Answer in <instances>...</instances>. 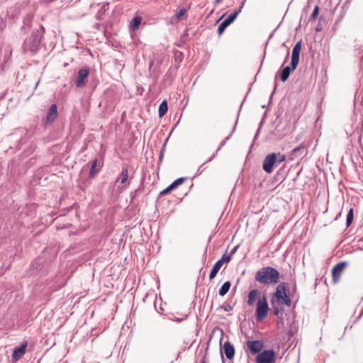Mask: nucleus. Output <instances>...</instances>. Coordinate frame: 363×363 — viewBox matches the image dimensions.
I'll list each match as a JSON object with an SVG mask.
<instances>
[{
	"label": "nucleus",
	"mask_w": 363,
	"mask_h": 363,
	"mask_svg": "<svg viewBox=\"0 0 363 363\" xmlns=\"http://www.w3.org/2000/svg\"><path fill=\"white\" fill-rule=\"evenodd\" d=\"M216 154H214L213 156H211L206 162H204L201 166L199 167V168L198 169V171H197V174H201V172H203V169H202V167L204 164H206V162H210L211 160H213V158L215 157Z\"/></svg>",
	"instance_id": "473e14b6"
},
{
	"label": "nucleus",
	"mask_w": 363,
	"mask_h": 363,
	"mask_svg": "<svg viewBox=\"0 0 363 363\" xmlns=\"http://www.w3.org/2000/svg\"><path fill=\"white\" fill-rule=\"evenodd\" d=\"M168 111V104L166 100L162 101L159 106L158 114L160 117L164 116Z\"/></svg>",
	"instance_id": "4be33fe9"
},
{
	"label": "nucleus",
	"mask_w": 363,
	"mask_h": 363,
	"mask_svg": "<svg viewBox=\"0 0 363 363\" xmlns=\"http://www.w3.org/2000/svg\"><path fill=\"white\" fill-rule=\"evenodd\" d=\"M6 26V21H4V18L0 16V35H1L3 30L5 29Z\"/></svg>",
	"instance_id": "c756f323"
},
{
	"label": "nucleus",
	"mask_w": 363,
	"mask_h": 363,
	"mask_svg": "<svg viewBox=\"0 0 363 363\" xmlns=\"http://www.w3.org/2000/svg\"><path fill=\"white\" fill-rule=\"evenodd\" d=\"M239 247V245H237L235 247H233V249L230 251V253L229 255H233L234 253H235V252L237 251L238 248Z\"/></svg>",
	"instance_id": "f704fd0d"
},
{
	"label": "nucleus",
	"mask_w": 363,
	"mask_h": 363,
	"mask_svg": "<svg viewBox=\"0 0 363 363\" xmlns=\"http://www.w3.org/2000/svg\"><path fill=\"white\" fill-rule=\"evenodd\" d=\"M315 30L317 32H320L322 30V26L320 25H318L316 27H315Z\"/></svg>",
	"instance_id": "e433bc0d"
},
{
	"label": "nucleus",
	"mask_w": 363,
	"mask_h": 363,
	"mask_svg": "<svg viewBox=\"0 0 363 363\" xmlns=\"http://www.w3.org/2000/svg\"><path fill=\"white\" fill-rule=\"evenodd\" d=\"M279 271L272 267H263L255 274V279L265 285L276 284L279 282Z\"/></svg>",
	"instance_id": "f03ea898"
},
{
	"label": "nucleus",
	"mask_w": 363,
	"mask_h": 363,
	"mask_svg": "<svg viewBox=\"0 0 363 363\" xmlns=\"http://www.w3.org/2000/svg\"><path fill=\"white\" fill-rule=\"evenodd\" d=\"M206 355H204V357H203V359L201 360V363H206Z\"/></svg>",
	"instance_id": "a19ab883"
},
{
	"label": "nucleus",
	"mask_w": 363,
	"mask_h": 363,
	"mask_svg": "<svg viewBox=\"0 0 363 363\" xmlns=\"http://www.w3.org/2000/svg\"><path fill=\"white\" fill-rule=\"evenodd\" d=\"M318 13H319V7L318 6H316L313 11V13L311 16V21H314L316 19L318 15Z\"/></svg>",
	"instance_id": "cd10ccee"
},
{
	"label": "nucleus",
	"mask_w": 363,
	"mask_h": 363,
	"mask_svg": "<svg viewBox=\"0 0 363 363\" xmlns=\"http://www.w3.org/2000/svg\"><path fill=\"white\" fill-rule=\"evenodd\" d=\"M58 115L57 112V106L55 104L50 105L48 112L46 116V123L50 124L52 123L55 119L57 118Z\"/></svg>",
	"instance_id": "4468645a"
},
{
	"label": "nucleus",
	"mask_w": 363,
	"mask_h": 363,
	"mask_svg": "<svg viewBox=\"0 0 363 363\" xmlns=\"http://www.w3.org/2000/svg\"><path fill=\"white\" fill-rule=\"evenodd\" d=\"M353 218H354L353 208H351L347 215V220H346L347 227H349L352 224Z\"/></svg>",
	"instance_id": "a878e982"
},
{
	"label": "nucleus",
	"mask_w": 363,
	"mask_h": 363,
	"mask_svg": "<svg viewBox=\"0 0 363 363\" xmlns=\"http://www.w3.org/2000/svg\"><path fill=\"white\" fill-rule=\"evenodd\" d=\"M27 345V342L24 341L21 344V345L15 347L12 354V357L15 361L20 359L26 353Z\"/></svg>",
	"instance_id": "ddd939ff"
},
{
	"label": "nucleus",
	"mask_w": 363,
	"mask_h": 363,
	"mask_svg": "<svg viewBox=\"0 0 363 363\" xmlns=\"http://www.w3.org/2000/svg\"><path fill=\"white\" fill-rule=\"evenodd\" d=\"M33 19V16L30 14H28L24 18H23V25L21 27V30H26L27 29H29L31 26V21Z\"/></svg>",
	"instance_id": "5701e85b"
},
{
	"label": "nucleus",
	"mask_w": 363,
	"mask_h": 363,
	"mask_svg": "<svg viewBox=\"0 0 363 363\" xmlns=\"http://www.w3.org/2000/svg\"><path fill=\"white\" fill-rule=\"evenodd\" d=\"M259 128L257 130L256 136L259 134Z\"/></svg>",
	"instance_id": "37998d69"
},
{
	"label": "nucleus",
	"mask_w": 363,
	"mask_h": 363,
	"mask_svg": "<svg viewBox=\"0 0 363 363\" xmlns=\"http://www.w3.org/2000/svg\"><path fill=\"white\" fill-rule=\"evenodd\" d=\"M301 50V41H298L292 50V55L291 62L294 66H298L299 62L300 52Z\"/></svg>",
	"instance_id": "2eb2a0df"
},
{
	"label": "nucleus",
	"mask_w": 363,
	"mask_h": 363,
	"mask_svg": "<svg viewBox=\"0 0 363 363\" xmlns=\"http://www.w3.org/2000/svg\"><path fill=\"white\" fill-rule=\"evenodd\" d=\"M261 292L259 289L250 290L247 295V303L248 306H252L254 305L256 298L260 296Z\"/></svg>",
	"instance_id": "f3484780"
},
{
	"label": "nucleus",
	"mask_w": 363,
	"mask_h": 363,
	"mask_svg": "<svg viewBox=\"0 0 363 363\" xmlns=\"http://www.w3.org/2000/svg\"><path fill=\"white\" fill-rule=\"evenodd\" d=\"M285 160L286 156L280 152L269 154L264 159L262 168L265 172L268 174L272 173L274 170V167L284 162Z\"/></svg>",
	"instance_id": "20e7f679"
},
{
	"label": "nucleus",
	"mask_w": 363,
	"mask_h": 363,
	"mask_svg": "<svg viewBox=\"0 0 363 363\" xmlns=\"http://www.w3.org/2000/svg\"><path fill=\"white\" fill-rule=\"evenodd\" d=\"M221 308L226 312L230 311L233 310V307L229 303H224Z\"/></svg>",
	"instance_id": "2f4dec72"
},
{
	"label": "nucleus",
	"mask_w": 363,
	"mask_h": 363,
	"mask_svg": "<svg viewBox=\"0 0 363 363\" xmlns=\"http://www.w3.org/2000/svg\"><path fill=\"white\" fill-rule=\"evenodd\" d=\"M277 83L275 82L274 90H273V91H272V94H271V96H270V98H271V99H272V96H273L274 93L275 92V91H276V89H277Z\"/></svg>",
	"instance_id": "4c0bfd02"
},
{
	"label": "nucleus",
	"mask_w": 363,
	"mask_h": 363,
	"mask_svg": "<svg viewBox=\"0 0 363 363\" xmlns=\"http://www.w3.org/2000/svg\"><path fill=\"white\" fill-rule=\"evenodd\" d=\"M271 305H272V308L273 309V313L274 315L277 316L280 313H284L285 311L284 306H281V305H279L277 303H274V304H271Z\"/></svg>",
	"instance_id": "393cba45"
},
{
	"label": "nucleus",
	"mask_w": 363,
	"mask_h": 363,
	"mask_svg": "<svg viewBox=\"0 0 363 363\" xmlns=\"http://www.w3.org/2000/svg\"><path fill=\"white\" fill-rule=\"evenodd\" d=\"M128 169L127 167H123L120 173L116 182L121 184H125L128 179Z\"/></svg>",
	"instance_id": "aec40b11"
},
{
	"label": "nucleus",
	"mask_w": 363,
	"mask_h": 363,
	"mask_svg": "<svg viewBox=\"0 0 363 363\" xmlns=\"http://www.w3.org/2000/svg\"><path fill=\"white\" fill-rule=\"evenodd\" d=\"M142 21V18L140 16H135L133 18L130 23V29L133 31H135L139 28V26L140 25Z\"/></svg>",
	"instance_id": "412c9836"
},
{
	"label": "nucleus",
	"mask_w": 363,
	"mask_h": 363,
	"mask_svg": "<svg viewBox=\"0 0 363 363\" xmlns=\"http://www.w3.org/2000/svg\"><path fill=\"white\" fill-rule=\"evenodd\" d=\"M221 357H222L223 363H225V362H224V359H223V354H221Z\"/></svg>",
	"instance_id": "c03bdc74"
},
{
	"label": "nucleus",
	"mask_w": 363,
	"mask_h": 363,
	"mask_svg": "<svg viewBox=\"0 0 363 363\" xmlns=\"http://www.w3.org/2000/svg\"><path fill=\"white\" fill-rule=\"evenodd\" d=\"M232 134H233V132H232V133H231L228 136H227V137H226L223 140H222V141L220 142V145H219V146H218V149H217V150H216V153H217V152H218V151L222 148V147H223V146H224V145H225V144L226 141H227L228 140H229V138H230V136L232 135Z\"/></svg>",
	"instance_id": "c85d7f7f"
},
{
	"label": "nucleus",
	"mask_w": 363,
	"mask_h": 363,
	"mask_svg": "<svg viewBox=\"0 0 363 363\" xmlns=\"http://www.w3.org/2000/svg\"><path fill=\"white\" fill-rule=\"evenodd\" d=\"M44 33L45 28L42 25H40L38 29L34 30L30 36L23 43V52H30L31 55L36 54L40 50Z\"/></svg>",
	"instance_id": "f257e3e1"
},
{
	"label": "nucleus",
	"mask_w": 363,
	"mask_h": 363,
	"mask_svg": "<svg viewBox=\"0 0 363 363\" xmlns=\"http://www.w3.org/2000/svg\"><path fill=\"white\" fill-rule=\"evenodd\" d=\"M223 352L228 359H231L235 356V347L230 342L226 341L223 344Z\"/></svg>",
	"instance_id": "dca6fc26"
},
{
	"label": "nucleus",
	"mask_w": 363,
	"mask_h": 363,
	"mask_svg": "<svg viewBox=\"0 0 363 363\" xmlns=\"http://www.w3.org/2000/svg\"><path fill=\"white\" fill-rule=\"evenodd\" d=\"M245 2L243 1L240 6L235 10L233 13H230L218 26V35H221L225 28L231 24L237 18L238 14L242 11V9L244 6Z\"/></svg>",
	"instance_id": "423d86ee"
},
{
	"label": "nucleus",
	"mask_w": 363,
	"mask_h": 363,
	"mask_svg": "<svg viewBox=\"0 0 363 363\" xmlns=\"http://www.w3.org/2000/svg\"><path fill=\"white\" fill-rule=\"evenodd\" d=\"M185 180L184 177H180L174 180L170 185V188L173 190L177 188L179 185L182 184Z\"/></svg>",
	"instance_id": "bb28decb"
},
{
	"label": "nucleus",
	"mask_w": 363,
	"mask_h": 363,
	"mask_svg": "<svg viewBox=\"0 0 363 363\" xmlns=\"http://www.w3.org/2000/svg\"><path fill=\"white\" fill-rule=\"evenodd\" d=\"M98 166V160L96 158H95L92 162H91V168H90V170H89V177H94L96 174H97L100 170H101V166Z\"/></svg>",
	"instance_id": "6ab92c4d"
},
{
	"label": "nucleus",
	"mask_w": 363,
	"mask_h": 363,
	"mask_svg": "<svg viewBox=\"0 0 363 363\" xmlns=\"http://www.w3.org/2000/svg\"><path fill=\"white\" fill-rule=\"evenodd\" d=\"M222 0H216L215 1V4H219L220 2H221Z\"/></svg>",
	"instance_id": "79ce46f5"
},
{
	"label": "nucleus",
	"mask_w": 363,
	"mask_h": 363,
	"mask_svg": "<svg viewBox=\"0 0 363 363\" xmlns=\"http://www.w3.org/2000/svg\"><path fill=\"white\" fill-rule=\"evenodd\" d=\"M89 74V68L88 67H84L78 71L75 82L77 87L81 88L85 86Z\"/></svg>",
	"instance_id": "1a4fd4ad"
},
{
	"label": "nucleus",
	"mask_w": 363,
	"mask_h": 363,
	"mask_svg": "<svg viewBox=\"0 0 363 363\" xmlns=\"http://www.w3.org/2000/svg\"><path fill=\"white\" fill-rule=\"evenodd\" d=\"M269 313V305L266 296H260L257 302L256 306V319L257 321H262L265 319Z\"/></svg>",
	"instance_id": "39448f33"
},
{
	"label": "nucleus",
	"mask_w": 363,
	"mask_h": 363,
	"mask_svg": "<svg viewBox=\"0 0 363 363\" xmlns=\"http://www.w3.org/2000/svg\"><path fill=\"white\" fill-rule=\"evenodd\" d=\"M171 191H172V189L170 188L169 185L166 188L164 189V190H162L161 192H160V195L162 196V195H165L168 193H169Z\"/></svg>",
	"instance_id": "72a5a7b5"
},
{
	"label": "nucleus",
	"mask_w": 363,
	"mask_h": 363,
	"mask_svg": "<svg viewBox=\"0 0 363 363\" xmlns=\"http://www.w3.org/2000/svg\"><path fill=\"white\" fill-rule=\"evenodd\" d=\"M289 51L288 50V52H287V53H286V57H285L283 65H282V66H281V67H283V66H284V65L285 63H286V62H287V61H288V60H289Z\"/></svg>",
	"instance_id": "c9c22d12"
},
{
	"label": "nucleus",
	"mask_w": 363,
	"mask_h": 363,
	"mask_svg": "<svg viewBox=\"0 0 363 363\" xmlns=\"http://www.w3.org/2000/svg\"><path fill=\"white\" fill-rule=\"evenodd\" d=\"M230 261V255H228L226 254L223 255L222 257L218 259L213 266L210 274H209V279L212 280L217 274L220 267L224 263H228Z\"/></svg>",
	"instance_id": "6e6552de"
},
{
	"label": "nucleus",
	"mask_w": 363,
	"mask_h": 363,
	"mask_svg": "<svg viewBox=\"0 0 363 363\" xmlns=\"http://www.w3.org/2000/svg\"><path fill=\"white\" fill-rule=\"evenodd\" d=\"M287 290L288 289L284 283L279 284L272 295L271 304L277 303L281 306H291V300L289 295L287 294Z\"/></svg>",
	"instance_id": "7ed1b4c3"
},
{
	"label": "nucleus",
	"mask_w": 363,
	"mask_h": 363,
	"mask_svg": "<svg viewBox=\"0 0 363 363\" xmlns=\"http://www.w3.org/2000/svg\"><path fill=\"white\" fill-rule=\"evenodd\" d=\"M231 283L228 281H225L220 288L218 294L220 296H225L230 290Z\"/></svg>",
	"instance_id": "b1692460"
},
{
	"label": "nucleus",
	"mask_w": 363,
	"mask_h": 363,
	"mask_svg": "<svg viewBox=\"0 0 363 363\" xmlns=\"http://www.w3.org/2000/svg\"><path fill=\"white\" fill-rule=\"evenodd\" d=\"M347 265V262H340L333 267L332 269L333 281L337 282L340 280L341 274Z\"/></svg>",
	"instance_id": "9b49d317"
},
{
	"label": "nucleus",
	"mask_w": 363,
	"mask_h": 363,
	"mask_svg": "<svg viewBox=\"0 0 363 363\" xmlns=\"http://www.w3.org/2000/svg\"><path fill=\"white\" fill-rule=\"evenodd\" d=\"M162 157H163V152H162H162H160V157H159L160 161H161V160H162Z\"/></svg>",
	"instance_id": "ea45409f"
},
{
	"label": "nucleus",
	"mask_w": 363,
	"mask_h": 363,
	"mask_svg": "<svg viewBox=\"0 0 363 363\" xmlns=\"http://www.w3.org/2000/svg\"><path fill=\"white\" fill-rule=\"evenodd\" d=\"M275 352L273 350H267L259 353L256 357V363H274Z\"/></svg>",
	"instance_id": "0eeeda50"
},
{
	"label": "nucleus",
	"mask_w": 363,
	"mask_h": 363,
	"mask_svg": "<svg viewBox=\"0 0 363 363\" xmlns=\"http://www.w3.org/2000/svg\"><path fill=\"white\" fill-rule=\"evenodd\" d=\"M186 13V9L185 8L181 9L176 14L177 18L180 19Z\"/></svg>",
	"instance_id": "7c9ffc66"
},
{
	"label": "nucleus",
	"mask_w": 363,
	"mask_h": 363,
	"mask_svg": "<svg viewBox=\"0 0 363 363\" xmlns=\"http://www.w3.org/2000/svg\"><path fill=\"white\" fill-rule=\"evenodd\" d=\"M306 150V146L304 144H301L298 147H295L291 151V155L294 157H298L304 154Z\"/></svg>",
	"instance_id": "a211bd4d"
},
{
	"label": "nucleus",
	"mask_w": 363,
	"mask_h": 363,
	"mask_svg": "<svg viewBox=\"0 0 363 363\" xmlns=\"http://www.w3.org/2000/svg\"><path fill=\"white\" fill-rule=\"evenodd\" d=\"M246 345L252 354L259 352L264 347L261 340H247Z\"/></svg>",
	"instance_id": "f8f14e48"
},
{
	"label": "nucleus",
	"mask_w": 363,
	"mask_h": 363,
	"mask_svg": "<svg viewBox=\"0 0 363 363\" xmlns=\"http://www.w3.org/2000/svg\"><path fill=\"white\" fill-rule=\"evenodd\" d=\"M297 65H295L294 66L291 62L290 65L281 68L276 74L275 80H277L279 76L282 82H286L290 76L291 73L294 71Z\"/></svg>",
	"instance_id": "9d476101"
},
{
	"label": "nucleus",
	"mask_w": 363,
	"mask_h": 363,
	"mask_svg": "<svg viewBox=\"0 0 363 363\" xmlns=\"http://www.w3.org/2000/svg\"><path fill=\"white\" fill-rule=\"evenodd\" d=\"M177 55H179V57H181L182 55V53L181 52L177 51L175 52V56L177 57Z\"/></svg>",
	"instance_id": "58836bf2"
}]
</instances>
